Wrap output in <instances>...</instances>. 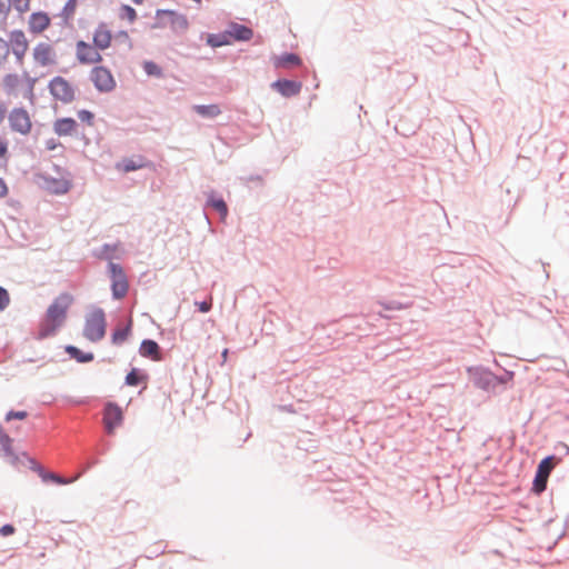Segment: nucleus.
I'll return each instance as SVG.
<instances>
[{"label":"nucleus","instance_id":"obj_1","mask_svg":"<svg viewBox=\"0 0 569 569\" xmlns=\"http://www.w3.org/2000/svg\"><path fill=\"white\" fill-rule=\"evenodd\" d=\"M73 302V296L69 292H61L47 308L44 318L41 320L36 339L43 340L53 336L63 325L68 310Z\"/></svg>","mask_w":569,"mask_h":569},{"label":"nucleus","instance_id":"obj_2","mask_svg":"<svg viewBox=\"0 0 569 569\" xmlns=\"http://www.w3.org/2000/svg\"><path fill=\"white\" fill-rule=\"evenodd\" d=\"M469 381L478 389L488 393H497L499 389H506L507 383L512 381L513 371L506 370L502 375L496 376L488 368L482 366L469 367L467 369Z\"/></svg>","mask_w":569,"mask_h":569},{"label":"nucleus","instance_id":"obj_3","mask_svg":"<svg viewBox=\"0 0 569 569\" xmlns=\"http://www.w3.org/2000/svg\"><path fill=\"white\" fill-rule=\"evenodd\" d=\"M107 332L106 312L100 307H94L84 318L82 335L90 342H99Z\"/></svg>","mask_w":569,"mask_h":569},{"label":"nucleus","instance_id":"obj_4","mask_svg":"<svg viewBox=\"0 0 569 569\" xmlns=\"http://www.w3.org/2000/svg\"><path fill=\"white\" fill-rule=\"evenodd\" d=\"M560 461L561 458L556 455H548L539 461L532 480L531 493L541 496L546 491L548 479Z\"/></svg>","mask_w":569,"mask_h":569},{"label":"nucleus","instance_id":"obj_5","mask_svg":"<svg viewBox=\"0 0 569 569\" xmlns=\"http://www.w3.org/2000/svg\"><path fill=\"white\" fill-rule=\"evenodd\" d=\"M170 27L174 32L186 31L189 27L188 19L184 14H181L170 9H158L156 11L154 22L152 29Z\"/></svg>","mask_w":569,"mask_h":569},{"label":"nucleus","instance_id":"obj_6","mask_svg":"<svg viewBox=\"0 0 569 569\" xmlns=\"http://www.w3.org/2000/svg\"><path fill=\"white\" fill-rule=\"evenodd\" d=\"M107 272L111 281V296L114 300L122 299L129 289L128 277L120 263L110 262L107 267Z\"/></svg>","mask_w":569,"mask_h":569},{"label":"nucleus","instance_id":"obj_7","mask_svg":"<svg viewBox=\"0 0 569 569\" xmlns=\"http://www.w3.org/2000/svg\"><path fill=\"white\" fill-rule=\"evenodd\" d=\"M48 90L54 100L62 103H71L76 98L74 87L61 76H56L49 81Z\"/></svg>","mask_w":569,"mask_h":569},{"label":"nucleus","instance_id":"obj_8","mask_svg":"<svg viewBox=\"0 0 569 569\" xmlns=\"http://www.w3.org/2000/svg\"><path fill=\"white\" fill-rule=\"evenodd\" d=\"M90 80L96 90L101 93L111 92L117 83L111 71L104 66H96L91 69Z\"/></svg>","mask_w":569,"mask_h":569},{"label":"nucleus","instance_id":"obj_9","mask_svg":"<svg viewBox=\"0 0 569 569\" xmlns=\"http://www.w3.org/2000/svg\"><path fill=\"white\" fill-rule=\"evenodd\" d=\"M10 129L20 134H28L31 131V119L23 107L13 108L8 117Z\"/></svg>","mask_w":569,"mask_h":569},{"label":"nucleus","instance_id":"obj_10","mask_svg":"<svg viewBox=\"0 0 569 569\" xmlns=\"http://www.w3.org/2000/svg\"><path fill=\"white\" fill-rule=\"evenodd\" d=\"M122 408L114 401H108L103 408V423L109 433L123 422Z\"/></svg>","mask_w":569,"mask_h":569},{"label":"nucleus","instance_id":"obj_11","mask_svg":"<svg viewBox=\"0 0 569 569\" xmlns=\"http://www.w3.org/2000/svg\"><path fill=\"white\" fill-rule=\"evenodd\" d=\"M271 89L284 98H292L300 93L302 83L298 80L279 78L270 84Z\"/></svg>","mask_w":569,"mask_h":569},{"label":"nucleus","instance_id":"obj_12","mask_svg":"<svg viewBox=\"0 0 569 569\" xmlns=\"http://www.w3.org/2000/svg\"><path fill=\"white\" fill-rule=\"evenodd\" d=\"M77 47V59L81 64L99 63L102 56L94 50L88 42L79 40Z\"/></svg>","mask_w":569,"mask_h":569},{"label":"nucleus","instance_id":"obj_13","mask_svg":"<svg viewBox=\"0 0 569 569\" xmlns=\"http://www.w3.org/2000/svg\"><path fill=\"white\" fill-rule=\"evenodd\" d=\"M9 42L12 47V53L19 63L22 62L23 57L28 50V40L22 30H12L9 34Z\"/></svg>","mask_w":569,"mask_h":569},{"label":"nucleus","instance_id":"obj_14","mask_svg":"<svg viewBox=\"0 0 569 569\" xmlns=\"http://www.w3.org/2000/svg\"><path fill=\"white\" fill-rule=\"evenodd\" d=\"M56 52L49 43L40 42L33 49V59L41 67L56 63Z\"/></svg>","mask_w":569,"mask_h":569},{"label":"nucleus","instance_id":"obj_15","mask_svg":"<svg viewBox=\"0 0 569 569\" xmlns=\"http://www.w3.org/2000/svg\"><path fill=\"white\" fill-rule=\"evenodd\" d=\"M133 332V320L128 319L126 323L118 325L110 335V341L116 347H121L129 340Z\"/></svg>","mask_w":569,"mask_h":569},{"label":"nucleus","instance_id":"obj_16","mask_svg":"<svg viewBox=\"0 0 569 569\" xmlns=\"http://www.w3.org/2000/svg\"><path fill=\"white\" fill-rule=\"evenodd\" d=\"M0 453L14 467L19 468L18 455L13 451L12 439L7 435L0 425Z\"/></svg>","mask_w":569,"mask_h":569},{"label":"nucleus","instance_id":"obj_17","mask_svg":"<svg viewBox=\"0 0 569 569\" xmlns=\"http://www.w3.org/2000/svg\"><path fill=\"white\" fill-rule=\"evenodd\" d=\"M227 28L229 30L232 43L247 42L253 38V30L246 24L231 21Z\"/></svg>","mask_w":569,"mask_h":569},{"label":"nucleus","instance_id":"obj_18","mask_svg":"<svg viewBox=\"0 0 569 569\" xmlns=\"http://www.w3.org/2000/svg\"><path fill=\"white\" fill-rule=\"evenodd\" d=\"M112 40V33L107 29L104 22H100L93 32V47L98 50H106L110 47Z\"/></svg>","mask_w":569,"mask_h":569},{"label":"nucleus","instance_id":"obj_19","mask_svg":"<svg viewBox=\"0 0 569 569\" xmlns=\"http://www.w3.org/2000/svg\"><path fill=\"white\" fill-rule=\"evenodd\" d=\"M50 17L44 11L32 12L29 18V30L32 33H41L50 26Z\"/></svg>","mask_w":569,"mask_h":569},{"label":"nucleus","instance_id":"obj_20","mask_svg":"<svg viewBox=\"0 0 569 569\" xmlns=\"http://www.w3.org/2000/svg\"><path fill=\"white\" fill-rule=\"evenodd\" d=\"M139 355L151 360H160L161 347L156 340L146 338L140 343Z\"/></svg>","mask_w":569,"mask_h":569},{"label":"nucleus","instance_id":"obj_21","mask_svg":"<svg viewBox=\"0 0 569 569\" xmlns=\"http://www.w3.org/2000/svg\"><path fill=\"white\" fill-rule=\"evenodd\" d=\"M78 122L71 117L59 118L53 123V131L59 137L72 136Z\"/></svg>","mask_w":569,"mask_h":569},{"label":"nucleus","instance_id":"obj_22","mask_svg":"<svg viewBox=\"0 0 569 569\" xmlns=\"http://www.w3.org/2000/svg\"><path fill=\"white\" fill-rule=\"evenodd\" d=\"M206 206L214 210L221 219L228 216V206L224 199L216 191H210L207 196Z\"/></svg>","mask_w":569,"mask_h":569},{"label":"nucleus","instance_id":"obj_23","mask_svg":"<svg viewBox=\"0 0 569 569\" xmlns=\"http://www.w3.org/2000/svg\"><path fill=\"white\" fill-rule=\"evenodd\" d=\"M302 63V60L299 54L295 52H282L279 56L273 57V66L277 69L280 68H289V67H298Z\"/></svg>","mask_w":569,"mask_h":569},{"label":"nucleus","instance_id":"obj_24","mask_svg":"<svg viewBox=\"0 0 569 569\" xmlns=\"http://www.w3.org/2000/svg\"><path fill=\"white\" fill-rule=\"evenodd\" d=\"M206 44L213 49L224 46H231L232 41L228 28L218 33H207Z\"/></svg>","mask_w":569,"mask_h":569},{"label":"nucleus","instance_id":"obj_25","mask_svg":"<svg viewBox=\"0 0 569 569\" xmlns=\"http://www.w3.org/2000/svg\"><path fill=\"white\" fill-rule=\"evenodd\" d=\"M121 243L118 241L116 243H104L100 248H96L92 250L91 254L96 259L108 261V263L113 262L112 260L116 258L113 252L118 250Z\"/></svg>","mask_w":569,"mask_h":569},{"label":"nucleus","instance_id":"obj_26","mask_svg":"<svg viewBox=\"0 0 569 569\" xmlns=\"http://www.w3.org/2000/svg\"><path fill=\"white\" fill-rule=\"evenodd\" d=\"M64 352L70 357V359L76 360L78 363H89L94 359L93 352L82 351L80 348L73 345L64 346Z\"/></svg>","mask_w":569,"mask_h":569},{"label":"nucleus","instance_id":"obj_27","mask_svg":"<svg viewBox=\"0 0 569 569\" xmlns=\"http://www.w3.org/2000/svg\"><path fill=\"white\" fill-rule=\"evenodd\" d=\"M149 375L139 368L132 367L124 377V385L129 387H137L139 385H147Z\"/></svg>","mask_w":569,"mask_h":569},{"label":"nucleus","instance_id":"obj_28","mask_svg":"<svg viewBox=\"0 0 569 569\" xmlns=\"http://www.w3.org/2000/svg\"><path fill=\"white\" fill-rule=\"evenodd\" d=\"M46 181V188L53 194H64L71 188V182L66 179L50 178Z\"/></svg>","mask_w":569,"mask_h":569},{"label":"nucleus","instance_id":"obj_29","mask_svg":"<svg viewBox=\"0 0 569 569\" xmlns=\"http://www.w3.org/2000/svg\"><path fill=\"white\" fill-rule=\"evenodd\" d=\"M194 111L202 118L213 119L221 113V110L218 104H197L194 106Z\"/></svg>","mask_w":569,"mask_h":569},{"label":"nucleus","instance_id":"obj_30","mask_svg":"<svg viewBox=\"0 0 569 569\" xmlns=\"http://www.w3.org/2000/svg\"><path fill=\"white\" fill-rule=\"evenodd\" d=\"M117 167L121 169L123 172H132L144 167L143 158H126L121 161V163H118Z\"/></svg>","mask_w":569,"mask_h":569},{"label":"nucleus","instance_id":"obj_31","mask_svg":"<svg viewBox=\"0 0 569 569\" xmlns=\"http://www.w3.org/2000/svg\"><path fill=\"white\" fill-rule=\"evenodd\" d=\"M142 69L148 77L161 79L164 76L163 69L152 60L143 61Z\"/></svg>","mask_w":569,"mask_h":569},{"label":"nucleus","instance_id":"obj_32","mask_svg":"<svg viewBox=\"0 0 569 569\" xmlns=\"http://www.w3.org/2000/svg\"><path fill=\"white\" fill-rule=\"evenodd\" d=\"M19 83H20V78L17 73H8L4 76V78L2 80L3 90L9 96L14 93Z\"/></svg>","mask_w":569,"mask_h":569},{"label":"nucleus","instance_id":"obj_33","mask_svg":"<svg viewBox=\"0 0 569 569\" xmlns=\"http://www.w3.org/2000/svg\"><path fill=\"white\" fill-rule=\"evenodd\" d=\"M18 458L19 467H27L34 472H37V470L41 467V465L34 458L30 457L27 452L19 453Z\"/></svg>","mask_w":569,"mask_h":569},{"label":"nucleus","instance_id":"obj_34","mask_svg":"<svg viewBox=\"0 0 569 569\" xmlns=\"http://www.w3.org/2000/svg\"><path fill=\"white\" fill-rule=\"evenodd\" d=\"M378 305L381 306L386 311H399L409 307V303H402L397 300H382L378 301Z\"/></svg>","mask_w":569,"mask_h":569},{"label":"nucleus","instance_id":"obj_35","mask_svg":"<svg viewBox=\"0 0 569 569\" xmlns=\"http://www.w3.org/2000/svg\"><path fill=\"white\" fill-rule=\"evenodd\" d=\"M119 18L126 19L130 23H133L137 20L138 16H137V11L134 8H132L129 4H121L120 10H119Z\"/></svg>","mask_w":569,"mask_h":569},{"label":"nucleus","instance_id":"obj_36","mask_svg":"<svg viewBox=\"0 0 569 569\" xmlns=\"http://www.w3.org/2000/svg\"><path fill=\"white\" fill-rule=\"evenodd\" d=\"M77 3L78 0H67L62 8V11L60 12V16L63 17L66 20L71 18L76 12Z\"/></svg>","mask_w":569,"mask_h":569},{"label":"nucleus","instance_id":"obj_37","mask_svg":"<svg viewBox=\"0 0 569 569\" xmlns=\"http://www.w3.org/2000/svg\"><path fill=\"white\" fill-rule=\"evenodd\" d=\"M77 116L80 119V121H82L89 126L93 124L94 113L92 111L87 110V109H81L78 111Z\"/></svg>","mask_w":569,"mask_h":569},{"label":"nucleus","instance_id":"obj_38","mask_svg":"<svg viewBox=\"0 0 569 569\" xmlns=\"http://www.w3.org/2000/svg\"><path fill=\"white\" fill-rule=\"evenodd\" d=\"M11 6L20 13L30 9V0H11Z\"/></svg>","mask_w":569,"mask_h":569},{"label":"nucleus","instance_id":"obj_39","mask_svg":"<svg viewBox=\"0 0 569 569\" xmlns=\"http://www.w3.org/2000/svg\"><path fill=\"white\" fill-rule=\"evenodd\" d=\"M9 303H10V295L4 287L0 286V311H3L4 309H7Z\"/></svg>","mask_w":569,"mask_h":569},{"label":"nucleus","instance_id":"obj_40","mask_svg":"<svg viewBox=\"0 0 569 569\" xmlns=\"http://www.w3.org/2000/svg\"><path fill=\"white\" fill-rule=\"evenodd\" d=\"M27 417H28V412L24 410H19V411L10 410L6 415V421H11L13 419L23 420Z\"/></svg>","mask_w":569,"mask_h":569},{"label":"nucleus","instance_id":"obj_41","mask_svg":"<svg viewBox=\"0 0 569 569\" xmlns=\"http://www.w3.org/2000/svg\"><path fill=\"white\" fill-rule=\"evenodd\" d=\"M10 53V42L0 37V60L3 61Z\"/></svg>","mask_w":569,"mask_h":569},{"label":"nucleus","instance_id":"obj_42","mask_svg":"<svg viewBox=\"0 0 569 569\" xmlns=\"http://www.w3.org/2000/svg\"><path fill=\"white\" fill-rule=\"evenodd\" d=\"M37 475L41 478L42 482L44 483H50V480L52 478V475L53 472L52 471H49L47 470L44 467H40L38 470H37Z\"/></svg>","mask_w":569,"mask_h":569},{"label":"nucleus","instance_id":"obj_43","mask_svg":"<svg viewBox=\"0 0 569 569\" xmlns=\"http://www.w3.org/2000/svg\"><path fill=\"white\" fill-rule=\"evenodd\" d=\"M194 305H196L198 311H200L202 313H208L212 309V302L208 301V300L196 301Z\"/></svg>","mask_w":569,"mask_h":569},{"label":"nucleus","instance_id":"obj_44","mask_svg":"<svg viewBox=\"0 0 569 569\" xmlns=\"http://www.w3.org/2000/svg\"><path fill=\"white\" fill-rule=\"evenodd\" d=\"M16 532V528L11 523H4L0 527V536L1 537H9Z\"/></svg>","mask_w":569,"mask_h":569},{"label":"nucleus","instance_id":"obj_45","mask_svg":"<svg viewBox=\"0 0 569 569\" xmlns=\"http://www.w3.org/2000/svg\"><path fill=\"white\" fill-rule=\"evenodd\" d=\"M72 481H73V480H69V479H67V478H64V477H61V476H59V475H57V473H54V472H53L52 478H51V480H50V483H54V485H59V486H61V485H68V483H71Z\"/></svg>","mask_w":569,"mask_h":569},{"label":"nucleus","instance_id":"obj_46","mask_svg":"<svg viewBox=\"0 0 569 569\" xmlns=\"http://www.w3.org/2000/svg\"><path fill=\"white\" fill-rule=\"evenodd\" d=\"M36 82H37V79L30 80V83H29V86H27V90L24 92V97L31 101L34 99L33 89H34Z\"/></svg>","mask_w":569,"mask_h":569},{"label":"nucleus","instance_id":"obj_47","mask_svg":"<svg viewBox=\"0 0 569 569\" xmlns=\"http://www.w3.org/2000/svg\"><path fill=\"white\" fill-rule=\"evenodd\" d=\"M60 146H61L60 141L54 138H50L46 141V148H47V150H50V151L56 150Z\"/></svg>","mask_w":569,"mask_h":569},{"label":"nucleus","instance_id":"obj_48","mask_svg":"<svg viewBox=\"0 0 569 569\" xmlns=\"http://www.w3.org/2000/svg\"><path fill=\"white\" fill-rule=\"evenodd\" d=\"M11 7V0H0V13L7 14Z\"/></svg>","mask_w":569,"mask_h":569},{"label":"nucleus","instance_id":"obj_49","mask_svg":"<svg viewBox=\"0 0 569 569\" xmlns=\"http://www.w3.org/2000/svg\"><path fill=\"white\" fill-rule=\"evenodd\" d=\"M8 154V142L0 137V159Z\"/></svg>","mask_w":569,"mask_h":569},{"label":"nucleus","instance_id":"obj_50","mask_svg":"<svg viewBox=\"0 0 569 569\" xmlns=\"http://www.w3.org/2000/svg\"><path fill=\"white\" fill-rule=\"evenodd\" d=\"M8 192V187L2 178H0V198L4 197Z\"/></svg>","mask_w":569,"mask_h":569},{"label":"nucleus","instance_id":"obj_51","mask_svg":"<svg viewBox=\"0 0 569 569\" xmlns=\"http://www.w3.org/2000/svg\"><path fill=\"white\" fill-rule=\"evenodd\" d=\"M117 38H121V39H123L126 41H130L129 34H128V32L126 30L118 31Z\"/></svg>","mask_w":569,"mask_h":569},{"label":"nucleus","instance_id":"obj_52","mask_svg":"<svg viewBox=\"0 0 569 569\" xmlns=\"http://www.w3.org/2000/svg\"><path fill=\"white\" fill-rule=\"evenodd\" d=\"M558 450L563 452L565 455L569 453V447L566 443H559Z\"/></svg>","mask_w":569,"mask_h":569},{"label":"nucleus","instance_id":"obj_53","mask_svg":"<svg viewBox=\"0 0 569 569\" xmlns=\"http://www.w3.org/2000/svg\"><path fill=\"white\" fill-rule=\"evenodd\" d=\"M22 77H23V78H24V80L27 81V86H29L30 80H33V79H34L33 77H30V74H29L27 71H23Z\"/></svg>","mask_w":569,"mask_h":569},{"label":"nucleus","instance_id":"obj_54","mask_svg":"<svg viewBox=\"0 0 569 569\" xmlns=\"http://www.w3.org/2000/svg\"><path fill=\"white\" fill-rule=\"evenodd\" d=\"M6 116V107L3 104H0V122L3 120Z\"/></svg>","mask_w":569,"mask_h":569},{"label":"nucleus","instance_id":"obj_55","mask_svg":"<svg viewBox=\"0 0 569 569\" xmlns=\"http://www.w3.org/2000/svg\"><path fill=\"white\" fill-rule=\"evenodd\" d=\"M96 463H98V459H92L89 463V466L87 467V469L91 468L92 466H94Z\"/></svg>","mask_w":569,"mask_h":569},{"label":"nucleus","instance_id":"obj_56","mask_svg":"<svg viewBox=\"0 0 569 569\" xmlns=\"http://www.w3.org/2000/svg\"><path fill=\"white\" fill-rule=\"evenodd\" d=\"M134 4H141L144 0H131Z\"/></svg>","mask_w":569,"mask_h":569},{"label":"nucleus","instance_id":"obj_57","mask_svg":"<svg viewBox=\"0 0 569 569\" xmlns=\"http://www.w3.org/2000/svg\"><path fill=\"white\" fill-rule=\"evenodd\" d=\"M378 316H380V317H382V318H387V319H389V318H390L389 316L382 315L380 311L378 312Z\"/></svg>","mask_w":569,"mask_h":569},{"label":"nucleus","instance_id":"obj_58","mask_svg":"<svg viewBox=\"0 0 569 569\" xmlns=\"http://www.w3.org/2000/svg\"><path fill=\"white\" fill-rule=\"evenodd\" d=\"M227 352H228V350L223 349L222 355L226 356Z\"/></svg>","mask_w":569,"mask_h":569}]
</instances>
